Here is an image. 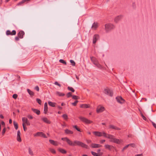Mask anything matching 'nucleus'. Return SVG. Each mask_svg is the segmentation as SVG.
Wrapping results in <instances>:
<instances>
[{
  "label": "nucleus",
  "instance_id": "f257e3e1",
  "mask_svg": "<svg viewBox=\"0 0 156 156\" xmlns=\"http://www.w3.org/2000/svg\"><path fill=\"white\" fill-rule=\"evenodd\" d=\"M66 142L70 146L77 145L86 149L88 148V146L87 145L79 141L75 140L73 142L69 139L67 138L66 140Z\"/></svg>",
  "mask_w": 156,
  "mask_h": 156
},
{
  "label": "nucleus",
  "instance_id": "f03ea898",
  "mask_svg": "<svg viewBox=\"0 0 156 156\" xmlns=\"http://www.w3.org/2000/svg\"><path fill=\"white\" fill-rule=\"evenodd\" d=\"M90 59L94 64L98 68L102 69H106L105 68L103 67H102L101 65L99 63L98 60L95 58L94 57H90Z\"/></svg>",
  "mask_w": 156,
  "mask_h": 156
},
{
  "label": "nucleus",
  "instance_id": "7ed1b4c3",
  "mask_svg": "<svg viewBox=\"0 0 156 156\" xmlns=\"http://www.w3.org/2000/svg\"><path fill=\"white\" fill-rule=\"evenodd\" d=\"M93 134L96 136H104L107 137V134L104 132H100L98 131H94L93 132Z\"/></svg>",
  "mask_w": 156,
  "mask_h": 156
},
{
  "label": "nucleus",
  "instance_id": "20e7f679",
  "mask_svg": "<svg viewBox=\"0 0 156 156\" xmlns=\"http://www.w3.org/2000/svg\"><path fill=\"white\" fill-rule=\"evenodd\" d=\"M79 118L81 121L86 124H90L93 123L92 121L89 120L84 117L80 116Z\"/></svg>",
  "mask_w": 156,
  "mask_h": 156
},
{
  "label": "nucleus",
  "instance_id": "39448f33",
  "mask_svg": "<svg viewBox=\"0 0 156 156\" xmlns=\"http://www.w3.org/2000/svg\"><path fill=\"white\" fill-rule=\"evenodd\" d=\"M34 137L41 136L44 138H47L46 135L42 132H38L34 134Z\"/></svg>",
  "mask_w": 156,
  "mask_h": 156
},
{
  "label": "nucleus",
  "instance_id": "423d86ee",
  "mask_svg": "<svg viewBox=\"0 0 156 156\" xmlns=\"http://www.w3.org/2000/svg\"><path fill=\"white\" fill-rule=\"evenodd\" d=\"M22 121L23 122L22 124H26L27 126H30V123L27 118L23 117L22 118Z\"/></svg>",
  "mask_w": 156,
  "mask_h": 156
},
{
  "label": "nucleus",
  "instance_id": "0eeeda50",
  "mask_svg": "<svg viewBox=\"0 0 156 156\" xmlns=\"http://www.w3.org/2000/svg\"><path fill=\"white\" fill-rule=\"evenodd\" d=\"M116 99L117 101L120 104H123L125 102L124 100L121 96L117 97L116 98Z\"/></svg>",
  "mask_w": 156,
  "mask_h": 156
},
{
  "label": "nucleus",
  "instance_id": "6e6552de",
  "mask_svg": "<svg viewBox=\"0 0 156 156\" xmlns=\"http://www.w3.org/2000/svg\"><path fill=\"white\" fill-rule=\"evenodd\" d=\"M105 108L104 107L100 105L98 106L96 111L97 113H99L103 112Z\"/></svg>",
  "mask_w": 156,
  "mask_h": 156
},
{
  "label": "nucleus",
  "instance_id": "1a4fd4ad",
  "mask_svg": "<svg viewBox=\"0 0 156 156\" xmlns=\"http://www.w3.org/2000/svg\"><path fill=\"white\" fill-rule=\"evenodd\" d=\"M99 39V36L98 34H94L93 37V43L94 44L96 43V41Z\"/></svg>",
  "mask_w": 156,
  "mask_h": 156
},
{
  "label": "nucleus",
  "instance_id": "9d476101",
  "mask_svg": "<svg viewBox=\"0 0 156 156\" xmlns=\"http://www.w3.org/2000/svg\"><path fill=\"white\" fill-rule=\"evenodd\" d=\"M99 26V23L96 22H94L92 24L91 28L92 30H95Z\"/></svg>",
  "mask_w": 156,
  "mask_h": 156
},
{
  "label": "nucleus",
  "instance_id": "9b49d317",
  "mask_svg": "<svg viewBox=\"0 0 156 156\" xmlns=\"http://www.w3.org/2000/svg\"><path fill=\"white\" fill-rule=\"evenodd\" d=\"M16 32L15 30H13L12 32L9 30H7L6 32V34L7 35H16Z\"/></svg>",
  "mask_w": 156,
  "mask_h": 156
},
{
  "label": "nucleus",
  "instance_id": "f8f14e48",
  "mask_svg": "<svg viewBox=\"0 0 156 156\" xmlns=\"http://www.w3.org/2000/svg\"><path fill=\"white\" fill-rule=\"evenodd\" d=\"M24 32L22 30H20L18 34V36L20 38H22L23 37V35H24Z\"/></svg>",
  "mask_w": 156,
  "mask_h": 156
},
{
  "label": "nucleus",
  "instance_id": "ddd939ff",
  "mask_svg": "<svg viewBox=\"0 0 156 156\" xmlns=\"http://www.w3.org/2000/svg\"><path fill=\"white\" fill-rule=\"evenodd\" d=\"M20 133L19 130L17 131V140L19 142H21L22 141L20 136Z\"/></svg>",
  "mask_w": 156,
  "mask_h": 156
},
{
  "label": "nucleus",
  "instance_id": "4468645a",
  "mask_svg": "<svg viewBox=\"0 0 156 156\" xmlns=\"http://www.w3.org/2000/svg\"><path fill=\"white\" fill-rule=\"evenodd\" d=\"M41 120L47 124H50L51 121L49 120L46 117H43L41 118Z\"/></svg>",
  "mask_w": 156,
  "mask_h": 156
},
{
  "label": "nucleus",
  "instance_id": "2eb2a0df",
  "mask_svg": "<svg viewBox=\"0 0 156 156\" xmlns=\"http://www.w3.org/2000/svg\"><path fill=\"white\" fill-rule=\"evenodd\" d=\"M91 146L93 148L100 147H102V145L99 144H92L91 145Z\"/></svg>",
  "mask_w": 156,
  "mask_h": 156
},
{
  "label": "nucleus",
  "instance_id": "dca6fc26",
  "mask_svg": "<svg viewBox=\"0 0 156 156\" xmlns=\"http://www.w3.org/2000/svg\"><path fill=\"white\" fill-rule=\"evenodd\" d=\"M48 111V104L47 102H45L44 105V113L46 114Z\"/></svg>",
  "mask_w": 156,
  "mask_h": 156
},
{
  "label": "nucleus",
  "instance_id": "f3484780",
  "mask_svg": "<svg viewBox=\"0 0 156 156\" xmlns=\"http://www.w3.org/2000/svg\"><path fill=\"white\" fill-rule=\"evenodd\" d=\"M109 128L117 130H120V129L113 125H110Z\"/></svg>",
  "mask_w": 156,
  "mask_h": 156
},
{
  "label": "nucleus",
  "instance_id": "a211bd4d",
  "mask_svg": "<svg viewBox=\"0 0 156 156\" xmlns=\"http://www.w3.org/2000/svg\"><path fill=\"white\" fill-rule=\"evenodd\" d=\"M49 141L51 144H52V145H55V146L58 145V143L56 141H55L54 140H49Z\"/></svg>",
  "mask_w": 156,
  "mask_h": 156
},
{
  "label": "nucleus",
  "instance_id": "6ab92c4d",
  "mask_svg": "<svg viewBox=\"0 0 156 156\" xmlns=\"http://www.w3.org/2000/svg\"><path fill=\"white\" fill-rule=\"evenodd\" d=\"M108 138L110 139L109 141L111 142H113L114 139H115V137L112 135L108 134Z\"/></svg>",
  "mask_w": 156,
  "mask_h": 156
},
{
  "label": "nucleus",
  "instance_id": "aec40b11",
  "mask_svg": "<svg viewBox=\"0 0 156 156\" xmlns=\"http://www.w3.org/2000/svg\"><path fill=\"white\" fill-rule=\"evenodd\" d=\"M91 153L94 156H101L102 155V154L101 153H97L93 151H91Z\"/></svg>",
  "mask_w": 156,
  "mask_h": 156
},
{
  "label": "nucleus",
  "instance_id": "412c9836",
  "mask_svg": "<svg viewBox=\"0 0 156 156\" xmlns=\"http://www.w3.org/2000/svg\"><path fill=\"white\" fill-rule=\"evenodd\" d=\"M122 16L121 15L119 16L116 17L114 21L116 23L118 22L122 18Z\"/></svg>",
  "mask_w": 156,
  "mask_h": 156
},
{
  "label": "nucleus",
  "instance_id": "4be33fe9",
  "mask_svg": "<svg viewBox=\"0 0 156 156\" xmlns=\"http://www.w3.org/2000/svg\"><path fill=\"white\" fill-rule=\"evenodd\" d=\"M58 150L59 151L63 154H65L67 152L66 150L61 148H58Z\"/></svg>",
  "mask_w": 156,
  "mask_h": 156
},
{
  "label": "nucleus",
  "instance_id": "5701e85b",
  "mask_svg": "<svg viewBox=\"0 0 156 156\" xmlns=\"http://www.w3.org/2000/svg\"><path fill=\"white\" fill-rule=\"evenodd\" d=\"M32 111L35 113H36L37 115H39L40 114V111L37 109L32 108Z\"/></svg>",
  "mask_w": 156,
  "mask_h": 156
},
{
  "label": "nucleus",
  "instance_id": "b1692460",
  "mask_svg": "<svg viewBox=\"0 0 156 156\" xmlns=\"http://www.w3.org/2000/svg\"><path fill=\"white\" fill-rule=\"evenodd\" d=\"M80 107L81 108H87L90 107L89 105L88 104H81L80 105Z\"/></svg>",
  "mask_w": 156,
  "mask_h": 156
},
{
  "label": "nucleus",
  "instance_id": "393cba45",
  "mask_svg": "<svg viewBox=\"0 0 156 156\" xmlns=\"http://www.w3.org/2000/svg\"><path fill=\"white\" fill-rule=\"evenodd\" d=\"M113 90L111 89H108V94H109L111 97H112L113 95Z\"/></svg>",
  "mask_w": 156,
  "mask_h": 156
},
{
  "label": "nucleus",
  "instance_id": "a878e982",
  "mask_svg": "<svg viewBox=\"0 0 156 156\" xmlns=\"http://www.w3.org/2000/svg\"><path fill=\"white\" fill-rule=\"evenodd\" d=\"M65 133L67 134H72L73 133V132L72 131L68 129H66L65 130Z\"/></svg>",
  "mask_w": 156,
  "mask_h": 156
},
{
  "label": "nucleus",
  "instance_id": "bb28decb",
  "mask_svg": "<svg viewBox=\"0 0 156 156\" xmlns=\"http://www.w3.org/2000/svg\"><path fill=\"white\" fill-rule=\"evenodd\" d=\"M48 104L49 105L52 107H54L55 106L56 103L55 102H51L50 101L48 102Z\"/></svg>",
  "mask_w": 156,
  "mask_h": 156
},
{
  "label": "nucleus",
  "instance_id": "cd10ccee",
  "mask_svg": "<svg viewBox=\"0 0 156 156\" xmlns=\"http://www.w3.org/2000/svg\"><path fill=\"white\" fill-rule=\"evenodd\" d=\"M121 140L115 138V139H114L113 142H115L118 144H119L121 143Z\"/></svg>",
  "mask_w": 156,
  "mask_h": 156
},
{
  "label": "nucleus",
  "instance_id": "c85d7f7f",
  "mask_svg": "<svg viewBox=\"0 0 156 156\" xmlns=\"http://www.w3.org/2000/svg\"><path fill=\"white\" fill-rule=\"evenodd\" d=\"M27 92L31 96H34V93L29 89H28L27 90Z\"/></svg>",
  "mask_w": 156,
  "mask_h": 156
},
{
  "label": "nucleus",
  "instance_id": "c756f323",
  "mask_svg": "<svg viewBox=\"0 0 156 156\" xmlns=\"http://www.w3.org/2000/svg\"><path fill=\"white\" fill-rule=\"evenodd\" d=\"M114 27V26L112 24H108V30L113 29Z\"/></svg>",
  "mask_w": 156,
  "mask_h": 156
},
{
  "label": "nucleus",
  "instance_id": "7c9ffc66",
  "mask_svg": "<svg viewBox=\"0 0 156 156\" xmlns=\"http://www.w3.org/2000/svg\"><path fill=\"white\" fill-rule=\"evenodd\" d=\"M56 95L59 96H63L65 95V94L63 93H61L60 92L57 91L56 93Z\"/></svg>",
  "mask_w": 156,
  "mask_h": 156
},
{
  "label": "nucleus",
  "instance_id": "2f4dec72",
  "mask_svg": "<svg viewBox=\"0 0 156 156\" xmlns=\"http://www.w3.org/2000/svg\"><path fill=\"white\" fill-rule=\"evenodd\" d=\"M13 125L15 129L16 130L18 129V125L17 123L15 121L13 122Z\"/></svg>",
  "mask_w": 156,
  "mask_h": 156
},
{
  "label": "nucleus",
  "instance_id": "473e14b6",
  "mask_svg": "<svg viewBox=\"0 0 156 156\" xmlns=\"http://www.w3.org/2000/svg\"><path fill=\"white\" fill-rule=\"evenodd\" d=\"M62 117L66 120H67L68 118L67 115L66 114L63 115Z\"/></svg>",
  "mask_w": 156,
  "mask_h": 156
},
{
  "label": "nucleus",
  "instance_id": "72a5a7b5",
  "mask_svg": "<svg viewBox=\"0 0 156 156\" xmlns=\"http://www.w3.org/2000/svg\"><path fill=\"white\" fill-rule=\"evenodd\" d=\"M28 152L31 155L33 156L34 155L33 152L32 151V150H31L30 148H28Z\"/></svg>",
  "mask_w": 156,
  "mask_h": 156
},
{
  "label": "nucleus",
  "instance_id": "f704fd0d",
  "mask_svg": "<svg viewBox=\"0 0 156 156\" xmlns=\"http://www.w3.org/2000/svg\"><path fill=\"white\" fill-rule=\"evenodd\" d=\"M30 0H23L21 2H20L18 4V5H21L22 4L28 1H30Z\"/></svg>",
  "mask_w": 156,
  "mask_h": 156
},
{
  "label": "nucleus",
  "instance_id": "c9c22d12",
  "mask_svg": "<svg viewBox=\"0 0 156 156\" xmlns=\"http://www.w3.org/2000/svg\"><path fill=\"white\" fill-rule=\"evenodd\" d=\"M49 150L53 154H55L56 153L55 151L53 148H50L49 149Z\"/></svg>",
  "mask_w": 156,
  "mask_h": 156
},
{
  "label": "nucleus",
  "instance_id": "e433bc0d",
  "mask_svg": "<svg viewBox=\"0 0 156 156\" xmlns=\"http://www.w3.org/2000/svg\"><path fill=\"white\" fill-rule=\"evenodd\" d=\"M68 89L69 90H70L72 92H74L75 91L74 89L72 87H68Z\"/></svg>",
  "mask_w": 156,
  "mask_h": 156
},
{
  "label": "nucleus",
  "instance_id": "4c0bfd02",
  "mask_svg": "<svg viewBox=\"0 0 156 156\" xmlns=\"http://www.w3.org/2000/svg\"><path fill=\"white\" fill-rule=\"evenodd\" d=\"M59 61L61 63H63V64H64L65 65H66V62L65 61H64V60H63V59H60L59 60Z\"/></svg>",
  "mask_w": 156,
  "mask_h": 156
},
{
  "label": "nucleus",
  "instance_id": "58836bf2",
  "mask_svg": "<svg viewBox=\"0 0 156 156\" xmlns=\"http://www.w3.org/2000/svg\"><path fill=\"white\" fill-rule=\"evenodd\" d=\"M72 98L75 100H77L79 98L76 95H73L72 96Z\"/></svg>",
  "mask_w": 156,
  "mask_h": 156
},
{
  "label": "nucleus",
  "instance_id": "ea45409f",
  "mask_svg": "<svg viewBox=\"0 0 156 156\" xmlns=\"http://www.w3.org/2000/svg\"><path fill=\"white\" fill-rule=\"evenodd\" d=\"M73 127L75 128L78 131L81 132L80 129V128H78L77 126L76 125L74 126Z\"/></svg>",
  "mask_w": 156,
  "mask_h": 156
},
{
  "label": "nucleus",
  "instance_id": "a19ab883",
  "mask_svg": "<svg viewBox=\"0 0 156 156\" xmlns=\"http://www.w3.org/2000/svg\"><path fill=\"white\" fill-rule=\"evenodd\" d=\"M70 61L73 66H75V63L73 60H71Z\"/></svg>",
  "mask_w": 156,
  "mask_h": 156
},
{
  "label": "nucleus",
  "instance_id": "79ce46f5",
  "mask_svg": "<svg viewBox=\"0 0 156 156\" xmlns=\"http://www.w3.org/2000/svg\"><path fill=\"white\" fill-rule=\"evenodd\" d=\"M78 102V101L76 100L74 102L72 103V104L74 106H76Z\"/></svg>",
  "mask_w": 156,
  "mask_h": 156
},
{
  "label": "nucleus",
  "instance_id": "37998d69",
  "mask_svg": "<svg viewBox=\"0 0 156 156\" xmlns=\"http://www.w3.org/2000/svg\"><path fill=\"white\" fill-rule=\"evenodd\" d=\"M36 101L40 105H41V100L38 98H37Z\"/></svg>",
  "mask_w": 156,
  "mask_h": 156
},
{
  "label": "nucleus",
  "instance_id": "c03bdc74",
  "mask_svg": "<svg viewBox=\"0 0 156 156\" xmlns=\"http://www.w3.org/2000/svg\"><path fill=\"white\" fill-rule=\"evenodd\" d=\"M66 95L68 98H69L72 96V93L71 92H69L67 93Z\"/></svg>",
  "mask_w": 156,
  "mask_h": 156
},
{
  "label": "nucleus",
  "instance_id": "a18cd8bd",
  "mask_svg": "<svg viewBox=\"0 0 156 156\" xmlns=\"http://www.w3.org/2000/svg\"><path fill=\"white\" fill-rule=\"evenodd\" d=\"M22 126H23L24 130L25 131H26L27 129V128L25 126V125L22 124Z\"/></svg>",
  "mask_w": 156,
  "mask_h": 156
},
{
  "label": "nucleus",
  "instance_id": "49530a36",
  "mask_svg": "<svg viewBox=\"0 0 156 156\" xmlns=\"http://www.w3.org/2000/svg\"><path fill=\"white\" fill-rule=\"evenodd\" d=\"M54 84L55 85H57L60 87H61V85L58 82L56 81L54 83Z\"/></svg>",
  "mask_w": 156,
  "mask_h": 156
},
{
  "label": "nucleus",
  "instance_id": "de8ad7c7",
  "mask_svg": "<svg viewBox=\"0 0 156 156\" xmlns=\"http://www.w3.org/2000/svg\"><path fill=\"white\" fill-rule=\"evenodd\" d=\"M17 96H18L17 94H14L13 95L12 98L15 99H16L17 98Z\"/></svg>",
  "mask_w": 156,
  "mask_h": 156
},
{
  "label": "nucleus",
  "instance_id": "09e8293b",
  "mask_svg": "<svg viewBox=\"0 0 156 156\" xmlns=\"http://www.w3.org/2000/svg\"><path fill=\"white\" fill-rule=\"evenodd\" d=\"M27 117L29 119H33V117L31 115H28L27 116Z\"/></svg>",
  "mask_w": 156,
  "mask_h": 156
},
{
  "label": "nucleus",
  "instance_id": "8fccbe9b",
  "mask_svg": "<svg viewBox=\"0 0 156 156\" xmlns=\"http://www.w3.org/2000/svg\"><path fill=\"white\" fill-rule=\"evenodd\" d=\"M34 89L36 90L37 91H39V88L38 86H36L35 88Z\"/></svg>",
  "mask_w": 156,
  "mask_h": 156
},
{
  "label": "nucleus",
  "instance_id": "3c124183",
  "mask_svg": "<svg viewBox=\"0 0 156 156\" xmlns=\"http://www.w3.org/2000/svg\"><path fill=\"white\" fill-rule=\"evenodd\" d=\"M5 132V127H4V129L2 130V135H4Z\"/></svg>",
  "mask_w": 156,
  "mask_h": 156
},
{
  "label": "nucleus",
  "instance_id": "603ef678",
  "mask_svg": "<svg viewBox=\"0 0 156 156\" xmlns=\"http://www.w3.org/2000/svg\"><path fill=\"white\" fill-rule=\"evenodd\" d=\"M141 115L143 119L145 120H147V118L143 115L142 114H141Z\"/></svg>",
  "mask_w": 156,
  "mask_h": 156
},
{
  "label": "nucleus",
  "instance_id": "864d4df0",
  "mask_svg": "<svg viewBox=\"0 0 156 156\" xmlns=\"http://www.w3.org/2000/svg\"><path fill=\"white\" fill-rule=\"evenodd\" d=\"M129 146V144H128L126 146L122 149V151H123L125 149H126Z\"/></svg>",
  "mask_w": 156,
  "mask_h": 156
},
{
  "label": "nucleus",
  "instance_id": "5fc2aeb1",
  "mask_svg": "<svg viewBox=\"0 0 156 156\" xmlns=\"http://www.w3.org/2000/svg\"><path fill=\"white\" fill-rule=\"evenodd\" d=\"M129 144V146H131L132 147H135V144Z\"/></svg>",
  "mask_w": 156,
  "mask_h": 156
},
{
  "label": "nucleus",
  "instance_id": "6e6d98bb",
  "mask_svg": "<svg viewBox=\"0 0 156 156\" xmlns=\"http://www.w3.org/2000/svg\"><path fill=\"white\" fill-rule=\"evenodd\" d=\"M151 122L153 126L156 129V124L153 122Z\"/></svg>",
  "mask_w": 156,
  "mask_h": 156
},
{
  "label": "nucleus",
  "instance_id": "4d7b16f0",
  "mask_svg": "<svg viewBox=\"0 0 156 156\" xmlns=\"http://www.w3.org/2000/svg\"><path fill=\"white\" fill-rule=\"evenodd\" d=\"M19 37L18 36H17V37H15V40L16 41H19Z\"/></svg>",
  "mask_w": 156,
  "mask_h": 156
},
{
  "label": "nucleus",
  "instance_id": "13d9d810",
  "mask_svg": "<svg viewBox=\"0 0 156 156\" xmlns=\"http://www.w3.org/2000/svg\"><path fill=\"white\" fill-rule=\"evenodd\" d=\"M2 125L4 127H5V122L3 121H2L1 122Z\"/></svg>",
  "mask_w": 156,
  "mask_h": 156
},
{
  "label": "nucleus",
  "instance_id": "bf43d9fd",
  "mask_svg": "<svg viewBox=\"0 0 156 156\" xmlns=\"http://www.w3.org/2000/svg\"><path fill=\"white\" fill-rule=\"evenodd\" d=\"M68 138L67 137H64V138H61V140L63 141H66L67 139Z\"/></svg>",
  "mask_w": 156,
  "mask_h": 156
},
{
  "label": "nucleus",
  "instance_id": "052dcab7",
  "mask_svg": "<svg viewBox=\"0 0 156 156\" xmlns=\"http://www.w3.org/2000/svg\"><path fill=\"white\" fill-rule=\"evenodd\" d=\"M105 141V140H103L100 141V143L101 144H103Z\"/></svg>",
  "mask_w": 156,
  "mask_h": 156
},
{
  "label": "nucleus",
  "instance_id": "680f3d73",
  "mask_svg": "<svg viewBox=\"0 0 156 156\" xmlns=\"http://www.w3.org/2000/svg\"><path fill=\"white\" fill-rule=\"evenodd\" d=\"M108 149H110L111 148H113V147L108 145Z\"/></svg>",
  "mask_w": 156,
  "mask_h": 156
},
{
  "label": "nucleus",
  "instance_id": "e2e57ef3",
  "mask_svg": "<svg viewBox=\"0 0 156 156\" xmlns=\"http://www.w3.org/2000/svg\"><path fill=\"white\" fill-rule=\"evenodd\" d=\"M58 108L59 109H62V107H61V106H58Z\"/></svg>",
  "mask_w": 156,
  "mask_h": 156
},
{
  "label": "nucleus",
  "instance_id": "0e129e2a",
  "mask_svg": "<svg viewBox=\"0 0 156 156\" xmlns=\"http://www.w3.org/2000/svg\"><path fill=\"white\" fill-rule=\"evenodd\" d=\"M0 117L2 119L4 118V116H3V115H0Z\"/></svg>",
  "mask_w": 156,
  "mask_h": 156
},
{
  "label": "nucleus",
  "instance_id": "69168bd1",
  "mask_svg": "<svg viewBox=\"0 0 156 156\" xmlns=\"http://www.w3.org/2000/svg\"><path fill=\"white\" fill-rule=\"evenodd\" d=\"M9 122L10 124H11L12 123V120L11 119H10L9 121Z\"/></svg>",
  "mask_w": 156,
  "mask_h": 156
},
{
  "label": "nucleus",
  "instance_id": "338daca9",
  "mask_svg": "<svg viewBox=\"0 0 156 156\" xmlns=\"http://www.w3.org/2000/svg\"><path fill=\"white\" fill-rule=\"evenodd\" d=\"M135 156H143V155L142 154H137V155H135Z\"/></svg>",
  "mask_w": 156,
  "mask_h": 156
},
{
  "label": "nucleus",
  "instance_id": "774afa93",
  "mask_svg": "<svg viewBox=\"0 0 156 156\" xmlns=\"http://www.w3.org/2000/svg\"><path fill=\"white\" fill-rule=\"evenodd\" d=\"M106 27H107V24H106L105 25V29L106 31H107V30L106 28Z\"/></svg>",
  "mask_w": 156,
  "mask_h": 156
}]
</instances>
